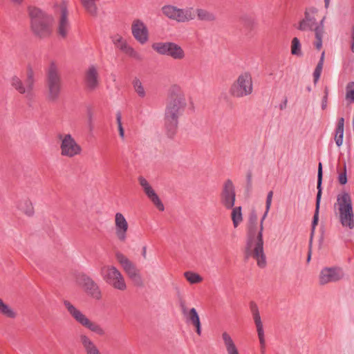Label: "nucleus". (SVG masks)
<instances>
[{"label": "nucleus", "instance_id": "f257e3e1", "mask_svg": "<svg viewBox=\"0 0 354 354\" xmlns=\"http://www.w3.org/2000/svg\"><path fill=\"white\" fill-rule=\"evenodd\" d=\"M30 25L32 32L40 37L49 36L52 32L53 18L42 10L35 7H28Z\"/></svg>", "mask_w": 354, "mask_h": 354}, {"label": "nucleus", "instance_id": "f03ea898", "mask_svg": "<svg viewBox=\"0 0 354 354\" xmlns=\"http://www.w3.org/2000/svg\"><path fill=\"white\" fill-rule=\"evenodd\" d=\"M339 220L345 228L354 229V213L351 196L349 193L343 192L337 196Z\"/></svg>", "mask_w": 354, "mask_h": 354}, {"label": "nucleus", "instance_id": "7ed1b4c3", "mask_svg": "<svg viewBox=\"0 0 354 354\" xmlns=\"http://www.w3.org/2000/svg\"><path fill=\"white\" fill-rule=\"evenodd\" d=\"M46 87L48 100L57 101L62 92V79L59 68L55 62H51L46 70Z\"/></svg>", "mask_w": 354, "mask_h": 354}, {"label": "nucleus", "instance_id": "20e7f679", "mask_svg": "<svg viewBox=\"0 0 354 354\" xmlns=\"http://www.w3.org/2000/svg\"><path fill=\"white\" fill-rule=\"evenodd\" d=\"M63 304L71 317L80 326L97 335H105V330L99 324L91 320L80 309L75 307L69 301L64 300Z\"/></svg>", "mask_w": 354, "mask_h": 354}, {"label": "nucleus", "instance_id": "39448f33", "mask_svg": "<svg viewBox=\"0 0 354 354\" xmlns=\"http://www.w3.org/2000/svg\"><path fill=\"white\" fill-rule=\"evenodd\" d=\"M161 10L166 17L178 23L188 22L196 17L192 7L180 8L173 5H165Z\"/></svg>", "mask_w": 354, "mask_h": 354}, {"label": "nucleus", "instance_id": "423d86ee", "mask_svg": "<svg viewBox=\"0 0 354 354\" xmlns=\"http://www.w3.org/2000/svg\"><path fill=\"white\" fill-rule=\"evenodd\" d=\"M151 47L158 54L170 57L176 60H181L185 57V50L175 42H156L153 43Z\"/></svg>", "mask_w": 354, "mask_h": 354}, {"label": "nucleus", "instance_id": "0eeeda50", "mask_svg": "<svg viewBox=\"0 0 354 354\" xmlns=\"http://www.w3.org/2000/svg\"><path fill=\"white\" fill-rule=\"evenodd\" d=\"M102 275L104 280L113 288L120 291L127 289L124 277L115 266H104L102 269Z\"/></svg>", "mask_w": 354, "mask_h": 354}, {"label": "nucleus", "instance_id": "6e6552de", "mask_svg": "<svg viewBox=\"0 0 354 354\" xmlns=\"http://www.w3.org/2000/svg\"><path fill=\"white\" fill-rule=\"evenodd\" d=\"M253 84L252 76L249 73H241L232 85L230 93L236 97L248 96L252 93Z\"/></svg>", "mask_w": 354, "mask_h": 354}, {"label": "nucleus", "instance_id": "1a4fd4ad", "mask_svg": "<svg viewBox=\"0 0 354 354\" xmlns=\"http://www.w3.org/2000/svg\"><path fill=\"white\" fill-rule=\"evenodd\" d=\"M115 257L133 284L138 287H142L144 281L136 266L121 252H117Z\"/></svg>", "mask_w": 354, "mask_h": 354}, {"label": "nucleus", "instance_id": "9d476101", "mask_svg": "<svg viewBox=\"0 0 354 354\" xmlns=\"http://www.w3.org/2000/svg\"><path fill=\"white\" fill-rule=\"evenodd\" d=\"M10 83L19 93L24 94L28 100L32 99L34 95L32 93L35 79L34 73L31 68H28L27 70L26 79L24 84L21 82L20 78L17 76H13L11 78Z\"/></svg>", "mask_w": 354, "mask_h": 354}, {"label": "nucleus", "instance_id": "9b49d317", "mask_svg": "<svg viewBox=\"0 0 354 354\" xmlns=\"http://www.w3.org/2000/svg\"><path fill=\"white\" fill-rule=\"evenodd\" d=\"M269 212L267 209L265 210L263 214L260 223L259 230L258 232V236L257 237V241L252 253V257L257 261V266L259 268H265L267 263L266 254L263 251V221L268 216Z\"/></svg>", "mask_w": 354, "mask_h": 354}, {"label": "nucleus", "instance_id": "f8f14e48", "mask_svg": "<svg viewBox=\"0 0 354 354\" xmlns=\"http://www.w3.org/2000/svg\"><path fill=\"white\" fill-rule=\"evenodd\" d=\"M345 273L342 268L339 266H326L321 269L319 274V283L325 286L330 283H336L342 280Z\"/></svg>", "mask_w": 354, "mask_h": 354}, {"label": "nucleus", "instance_id": "ddd939ff", "mask_svg": "<svg viewBox=\"0 0 354 354\" xmlns=\"http://www.w3.org/2000/svg\"><path fill=\"white\" fill-rule=\"evenodd\" d=\"M61 154L64 156L73 158L82 152L81 147L77 143L71 134H66L62 139L60 145Z\"/></svg>", "mask_w": 354, "mask_h": 354}, {"label": "nucleus", "instance_id": "4468645a", "mask_svg": "<svg viewBox=\"0 0 354 354\" xmlns=\"http://www.w3.org/2000/svg\"><path fill=\"white\" fill-rule=\"evenodd\" d=\"M79 283L88 295L96 300L102 299V294L100 288L91 277L84 274L80 275Z\"/></svg>", "mask_w": 354, "mask_h": 354}, {"label": "nucleus", "instance_id": "2eb2a0df", "mask_svg": "<svg viewBox=\"0 0 354 354\" xmlns=\"http://www.w3.org/2000/svg\"><path fill=\"white\" fill-rule=\"evenodd\" d=\"M111 39L115 46L123 53L136 60L142 59V55L130 46L122 36L117 35L112 37Z\"/></svg>", "mask_w": 354, "mask_h": 354}, {"label": "nucleus", "instance_id": "dca6fc26", "mask_svg": "<svg viewBox=\"0 0 354 354\" xmlns=\"http://www.w3.org/2000/svg\"><path fill=\"white\" fill-rule=\"evenodd\" d=\"M236 199V193L234 184L231 180L225 181L221 194V204L226 209L233 208Z\"/></svg>", "mask_w": 354, "mask_h": 354}, {"label": "nucleus", "instance_id": "f3484780", "mask_svg": "<svg viewBox=\"0 0 354 354\" xmlns=\"http://www.w3.org/2000/svg\"><path fill=\"white\" fill-rule=\"evenodd\" d=\"M322 176H323V171H322V164L321 162L319 163L318 165V171H317V194L316 196V205H315V214L313 216V221H312V227H311V237L313 236L316 227V225H317L318 221H319V207H320V202L322 198Z\"/></svg>", "mask_w": 354, "mask_h": 354}, {"label": "nucleus", "instance_id": "a211bd4d", "mask_svg": "<svg viewBox=\"0 0 354 354\" xmlns=\"http://www.w3.org/2000/svg\"><path fill=\"white\" fill-rule=\"evenodd\" d=\"M140 185L147 198L153 203V205L160 210L164 211L165 207L158 194L151 186L148 180L143 176H140L138 178Z\"/></svg>", "mask_w": 354, "mask_h": 354}, {"label": "nucleus", "instance_id": "6ab92c4d", "mask_svg": "<svg viewBox=\"0 0 354 354\" xmlns=\"http://www.w3.org/2000/svg\"><path fill=\"white\" fill-rule=\"evenodd\" d=\"M131 33L135 39L140 44H146L149 40V30L145 24L140 19L133 20L131 24Z\"/></svg>", "mask_w": 354, "mask_h": 354}, {"label": "nucleus", "instance_id": "aec40b11", "mask_svg": "<svg viewBox=\"0 0 354 354\" xmlns=\"http://www.w3.org/2000/svg\"><path fill=\"white\" fill-rule=\"evenodd\" d=\"M84 84L87 90L91 91L97 89L100 84V75L97 67L90 65L84 73Z\"/></svg>", "mask_w": 354, "mask_h": 354}, {"label": "nucleus", "instance_id": "412c9836", "mask_svg": "<svg viewBox=\"0 0 354 354\" xmlns=\"http://www.w3.org/2000/svg\"><path fill=\"white\" fill-rule=\"evenodd\" d=\"M185 106V103L180 97L171 100L166 107L165 118L178 120Z\"/></svg>", "mask_w": 354, "mask_h": 354}, {"label": "nucleus", "instance_id": "4be33fe9", "mask_svg": "<svg viewBox=\"0 0 354 354\" xmlns=\"http://www.w3.org/2000/svg\"><path fill=\"white\" fill-rule=\"evenodd\" d=\"M180 306L182 313L186 319V322L196 327V333L201 335V324L199 315L196 308H192L191 309H187L184 302H181Z\"/></svg>", "mask_w": 354, "mask_h": 354}, {"label": "nucleus", "instance_id": "5701e85b", "mask_svg": "<svg viewBox=\"0 0 354 354\" xmlns=\"http://www.w3.org/2000/svg\"><path fill=\"white\" fill-rule=\"evenodd\" d=\"M128 223L122 213L117 212L115 215V230L118 239L124 242L127 238Z\"/></svg>", "mask_w": 354, "mask_h": 354}, {"label": "nucleus", "instance_id": "b1692460", "mask_svg": "<svg viewBox=\"0 0 354 354\" xmlns=\"http://www.w3.org/2000/svg\"><path fill=\"white\" fill-rule=\"evenodd\" d=\"M317 10L315 8H310L306 10L304 18L300 21L298 29L301 31H315L317 21L314 16Z\"/></svg>", "mask_w": 354, "mask_h": 354}, {"label": "nucleus", "instance_id": "393cba45", "mask_svg": "<svg viewBox=\"0 0 354 354\" xmlns=\"http://www.w3.org/2000/svg\"><path fill=\"white\" fill-rule=\"evenodd\" d=\"M259 230V226H258V223H248L246 245L248 255L252 256Z\"/></svg>", "mask_w": 354, "mask_h": 354}, {"label": "nucleus", "instance_id": "a878e982", "mask_svg": "<svg viewBox=\"0 0 354 354\" xmlns=\"http://www.w3.org/2000/svg\"><path fill=\"white\" fill-rule=\"evenodd\" d=\"M71 29V24L68 18V10L66 6L61 7V15L58 21L57 32L59 35L65 38Z\"/></svg>", "mask_w": 354, "mask_h": 354}, {"label": "nucleus", "instance_id": "bb28decb", "mask_svg": "<svg viewBox=\"0 0 354 354\" xmlns=\"http://www.w3.org/2000/svg\"><path fill=\"white\" fill-rule=\"evenodd\" d=\"M80 341L86 354H101L97 346L87 335L81 334Z\"/></svg>", "mask_w": 354, "mask_h": 354}, {"label": "nucleus", "instance_id": "cd10ccee", "mask_svg": "<svg viewBox=\"0 0 354 354\" xmlns=\"http://www.w3.org/2000/svg\"><path fill=\"white\" fill-rule=\"evenodd\" d=\"M222 339L227 354H240L238 347L228 333H222Z\"/></svg>", "mask_w": 354, "mask_h": 354}, {"label": "nucleus", "instance_id": "c85d7f7f", "mask_svg": "<svg viewBox=\"0 0 354 354\" xmlns=\"http://www.w3.org/2000/svg\"><path fill=\"white\" fill-rule=\"evenodd\" d=\"M178 120L166 118L164 119L165 131L169 138H174L177 133Z\"/></svg>", "mask_w": 354, "mask_h": 354}, {"label": "nucleus", "instance_id": "c756f323", "mask_svg": "<svg viewBox=\"0 0 354 354\" xmlns=\"http://www.w3.org/2000/svg\"><path fill=\"white\" fill-rule=\"evenodd\" d=\"M17 207L28 216L34 214V207L32 202L28 198H23L17 203Z\"/></svg>", "mask_w": 354, "mask_h": 354}, {"label": "nucleus", "instance_id": "7c9ffc66", "mask_svg": "<svg viewBox=\"0 0 354 354\" xmlns=\"http://www.w3.org/2000/svg\"><path fill=\"white\" fill-rule=\"evenodd\" d=\"M196 13L200 21L212 22L216 19V16L213 12L204 8H196Z\"/></svg>", "mask_w": 354, "mask_h": 354}, {"label": "nucleus", "instance_id": "2f4dec72", "mask_svg": "<svg viewBox=\"0 0 354 354\" xmlns=\"http://www.w3.org/2000/svg\"><path fill=\"white\" fill-rule=\"evenodd\" d=\"M344 129V118H340L335 129V141L337 147H340L343 143Z\"/></svg>", "mask_w": 354, "mask_h": 354}, {"label": "nucleus", "instance_id": "473e14b6", "mask_svg": "<svg viewBox=\"0 0 354 354\" xmlns=\"http://www.w3.org/2000/svg\"><path fill=\"white\" fill-rule=\"evenodd\" d=\"M250 308L252 314L253 319L257 327V330L263 328V323L261 322L260 313L257 305L252 301L250 304Z\"/></svg>", "mask_w": 354, "mask_h": 354}, {"label": "nucleus", "instance_id": "72a5a7b5", "mask_svg": "<svg viewBox=\"0 0 354 354\" xmlns=\"http://www.w3.org/2000/svg\"><path fill=\"white\" fill-rule=\"evenodd\" d=\"M324 55H325V53H324V51H323L322 53L319 61L314 71L313 77H314V83L315 84H316L318 82V80L321 76V73H322L323 65H324Z\"/></svg>", "mask_w": 354, "mask_h": 354}, {"label": "nucleus", "instance_id": "f704fd0d", "mask_svg": "<svg viewBox=\"0 0 354 354\" xmlns=\"http://www.w3.org/2000/svg\"><path fill=\"white\" fill-rule=\"evenodd\" d=\"M232 220L234 227H236L242 221V212L241 207H236L233 208L232 212Z\"/></svg>", "mask_w": 354, "mask_h": 354}, {"label": "nucleus", "instance_id": "c9c22d12", "mask_svg": "<svg viewBox=\"0 0 354 354\" xmlns=\"http://www.w3.org/2000/svg\"><path fill=\"white\" fill-rule=\"evenodd\" d=\"M291 53L297 57L302 56L301 45L297 37H294L291 42Z\"/></svg>", "mask_w": 354, "mask_h": 354}, {"label": "nucleus", "instance_id": "e433bc0d", "mask_svg": "<svg viewBox=\"0 0 354 354\" xmlns=\"http://www.w3.org/2000/svg\"><path fill=\"white\" fill-rule=\"evenodd\" d=\"M95 0H80L83 7L91 15L97 13V6Z\"/></svg>", "mask_w": 354, "mask_h": 354}, {"label": "nucleus", "instance_id": "4c0bfd02", "mask_svg": "<svg viewBox=\"0 0 354 354\" xmlns=\"http://www.w3.org/2000/svg\"><path fill=\"white\" fill-rule=\"evenodd\" d=\"M132 84L133 88L138 95V96L140 97H145L146 95V93L141 81L138 78H135Z\"/></svg>", "mask_w": 354, "mask_h": 354}, {"label": "nucleus", "instance_id": "58836bf2", "mask_svg": "<svg viewBox=\"0 0 354 354\" xmlns=\"http://www.w3.org/2000/svg\"><path fill=\"white\" fill-rule=\"evenodd\" d=\"M184 276L186 279L192 284L200 283L203 280V278L198 274L191 271L185 272Z\"/></svg>", "mask_w": 354, "mask_h": 354}, {"label": "nucleus", "instance_id": "ea45409f", "mask_svg": "<svg viewBox=\"0 0 354 354\" xmlns=\"http://www.w3.org/2000/svg\"><path fill=\"white\" fill-rule=\"evenodd\" d=\"M0 313L3 315L13 318L15 317V312L0 299Z\"/></svg>", "mask_w": 354, "mask_h": 354}, {"label": "nucleus", "instance_id": "a19ab883", "mask_svg": "<svg viewBox=\"0 0 354 354\" xmlns=\"http://www.w3.org/2000/svg\"><path fill=\"white\" fill-rule=\"evenodd\" d=\"M346 97L354 102V82L348 83L346 86Z\"/></svg>", "mask_w": 354, "mask_h": 354}, {"label": "nucleus", "instance_id": "79ce46f5", "mask_svg": "<svg viewBox=\"0 0 354 354\" xmlns=\"http://www.w3.org/2000/svg\"><path fill=\"white\" fill-rule=\"evenodd\" d=\"M323 34L324 33H321V29H318L317 31L315 32L316 39V41H315V46L318 50H319L322 46Z\"/></svg>", "mask_w": 354, "mask_h": 354}, {"label": "nucleus", "instance_id": "37998d69", "mask_svg": "<svg viewBox=\"0 0 354 354\" xmlns=\"http://www.w3.org/2000/svg\"><path fill=\"white\" fill-rule=\"evenodd\" d=\"M248 223H258V216L256 211L252 209L249 214Z\"/></svg>", "mask_w": 354, "mask_h": 354}, {"label": "nucleus", "instance_id": "c03bdc74", "mask_svg": "<svg viewBox=\"0 0 354 354\" xmlns=\"http://www.w3.org/2000/svg\"><path fill=\"white\" fill-rule=\"evenodd\" d=\"M260 345H266L263 328L257 330Z\"/></svg>", "mask_w": 354, "mask_h": 354}, {"label": "nucleus", "instance_id": "a18cd8bd", "mask_svg": "<svg viewBox=\"0 0 354 354\" xmlns=\"http://www.w3.org/2000/svg\"><path fill=\"white\" fill-rule=\"evenodd\" d=\"M339 182L341 185H345L346 184L348 179L346 176V165H344V171L343 173H341L339 174L338 176Z\"/></svg>", "mask_w": 354, "mask_h": 354}, {"label": "nucleus", "instance_id": "49530a36", "mask_svg": "<svg viewBox=\"0 0 354 354\" xmlns=\"http://www.w3.org/2000/svg\"><path fill=\"white\" fill-rule=\"evenodd\" d=\"M328 89L327 87H325L324 88V95L322 97V109L323 110L326 109L327 107V103H328Z\"/></svg>", "mask_w": 354, "mask_h": 354}, {"label": "nucleus", "instance_id": "de8ad7c7", "mask_svg": "<svg viewBox=\"0 0 354 354\" xmlns=\"http://www.w3.org/2000/svg\"><path fill=\"white\" fill-rule=\"evenodd\" d=\"M325 17H324L319 22V24H317L315 27V32L317 31L318 29H321V33H324V23Z\"/></svg>", "mask_w": 354, "mask_h": 354}, {"label": "nucleus", "instance_id": "09e8293b", "mask_svg": "<svg viewBox=\"0 0 354 354\" xmlns=\"http://www.w3.org/2000/svg\"><path fill=\"white\" fill-rule=\"evenodd\" d=\"M116 122H117V124H118V127H120V126H122V115H121V113L120 111H118L117 113H116Z\"/></svg>", "mask_w": 354, "mask_h": 354}, {"label": "nucleus", "instance_id": "8fccbe9b", "mask_svg": "<svg viewBox=\"0 0 354 354\" xmlns=\"http://www.w3.org/2000/svg\"><path fill=\"white\" fill-rule=\"evenodd\" d=\"M288 100L287 98H285L284 100L279 104V108L281 110H283L286 108L287 106Z\"/></svg>", "mask_w": 354, "mask_h": 354}, {"label": "nucleus", "instance_id": "3c124183", "mask_svg": "<svg viewBox=\"0 0 354 354\" xmlns=\"http://www.w3.org/2000/svg\"><path fill=\"white\" fill-rule=\"evenodd\" d=\"M118 128L119 135H120V138L123 139L124 138V130L123 129V127L120 126V127H118Z\"/></svg>", "mask_w": 354, "mask_h": 354}, {"label": "nucleus", "instance_id": "603ef678", "mask_svg": "<svg viewBox=\"0 0 354 354\" xmlns=\"http://www.w3.org/2000/svg\"><path fill=\"white\" fill-rule=\"evenodd\" d=\"M271 205H272V201L266 200V209H267V212L270 211Z\"/></svg>", "mask_w": 354, "mask_h": 354}, {"label": "nucleus", "instance_id": "864d4df0", "mask_svg": "<svg viewBox=\"0 0 354 354\" xmlns=\"http://www.w3.org/2000/svg\"><path fill=\"white\" fill-rule=\"evenodd\" d=\"M272 196H273V192L272 191H270L268 193V194H267L266 200L272 201Z\"/></svg>", "mask_w": 354, "mask_h": 354}, {"label": "nucleus", "instance_id": "5fc2aeb1", "mask_svg": "<svg viewBox=\"0 0 354 354\" xmlns=\"http://www.w3.org/2000/svg\"><path fill=\"white\" fill-rule=\"evenodd\" d=\"M15 5H21L24 0H10Z\"/></svg>", "mask_w": 354, "mask_h": 354}, {"label": "nucleus", "instance_id": "6e6d98bb", "mask_svg": "<svg viewBox=\"0 0 354 354\" xmlns=\"http://www.w3.org/2000/svg\"><path fill=\"white\" fill-rule=\"evenodd\" d=\"M142 255L144 258L147 257V248L145 246L142 248Z\"/></svg>", "mask_w": 354, "mask_h": 354}, {"label": "nucleus", "instance_id": "4d7b16f0", "mask_svg": "<svg viewBox=\"0 0 354 354\" xmlns=\"http://www.w3.org/2000/svg\"><path fill=\"white\" fill-rule=\"evenodd\" d=\"M266 345H263V346L260 345V348H261V354H265V353H266Z\"/></svg>", "mask_w": 354, "mask_h": 354}, {"label": "nucleus", "instance_id": "13d9d810", "mask_svg": "<svg viewBox=\"0 0 354 354\" xmlns=\"http://www.w3.org/2000/svg\"><path fill=\"white\" fill-rule=\"evenodd\" d=\"M329 2H330V0H324V3H325V8H328V6H329Z\"/></svg>", "mask_w": 354, "mask_h": 354}, {"label": "nucleus", "instance_id": "bf43d9fd", "mask_svg": "<svg viewBox=\"0 0 354 354\" xmlns=\"http://www.w3.org/2000/svg\"><path fill=\"white\" fill-rule=\"evenodd\" d=\"M251 177H252V176H251V174H248L247 175V180H248V183H250V181H251Z\"/></svg>", "mask_w": 354, "mask_h": 354}, {"label": "nucleus", "instance_id": "052dcab7", "mask_svg": "<svg viewBox=\"0 0 354 354\" xmlns=\"http://www.w3.org/2000/svg\"><path fill=\"white\" fill-rule=\"evenodd\" d=\"M351 48L352 52L354 53V40H353V41L351 43Z\"/></svg>", "mask_w": 354, "mask_h": 354}, {"label": "nucleus", "instance_id": "680f3d73", "mask_svg": "<svg viewBox=\"0 0 354 354\" xmlns=\"http://www.w3.org/2000/svg\"><path fill=\"white\" fill-rule=\"evenodd\" d=\"M352 39L354 40V26L353 27V31H352Z\"/></svg>", "mask_w": 354, "mask_h": 354}, {"label": "nucleus", "instance_id": "e2e57ef3", "mask_svg": "<svg viewBox=\"0 0 354 354\" xmlns=\"http://www.w3.org/2000/svg\"><path fill=\"white\" fill-rule=\"evenodd\" d=\"M310 253H309V254H308L307 261H310Z\"/></svg>", "mask_w": 354, "mask_h": 354}, {"label": "nucleus", "instance_id": "0e129e2a", "mask_svg": "<svg viewBox=\"0 0 354 354\" xmlns=\"http://www.w3.org/2000/svg\"><path fill=\"white\" fill-rule=\"evenodd\" d=\"M307 90H308V91H311L310 87H308V88H307Z\"/></svg>", "mask_w": 354, "mask_h": 354}]
</instances>
